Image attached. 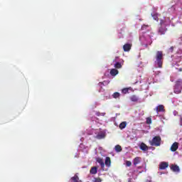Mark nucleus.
<instances>
[{
    "instance_id": "1",
    "label": "nucleus",
    "mask_w": 182,
    "mask_h": 182,
    "mask_svg": "<svg viewBox=\"0 0 182 182\" xmlns=\"http://www.w3.org/2000/svg\"><path fill=\"white\" fill-rule=\"evenodd\" d=\"M155 66H157V68H163V60L164 59L163 51H156L155 55Z\"/></svg>"
},
{
    "instance_id": "2",
    "label": "nucleus",
    "mask_w": 182,
    "mask_h": 182,
    "mask_svg": "<svg viewBox=\"0 0 182 182\" xmlns=\"http://www.w3.org/2000/svg\"><path fill=\"white\" fill-rule=\"evenodd\" d=\"M181 90H182V80L178 79L175 82L173 92L174 93H176V95H180V93H181Z\"/></svg>"
},
{
    "instance_id": "3",
    "label": "nucleus",
    "mask_w": 182,
    "mask_h": 182,
    "mask_svg": "<svg viewBox=\"0 0 182 182\" xmlns=\"http://www.w3.org/2000/svg\"><path fill=\"white\" fill-rule=\"evenodd\" d=\"M150 144L151 146H155L156 147H159V146L161 144V137H160V136H154L150 141Z\"/></svg>"
},
{
    "instance_id": "4",
    "label": "nucleus",
    "mask_w": 182,
    "mask_h": 182,
    "mask_svg": "<svg viewBox=\"0 0 182 182\" xmlns=\"http://www.w3.org/2000/svg\"><path fill=\"white\" fill-rule=\"evenodd\" d=\"M123 49L124 52H129V50L132 49V44L130 43H126L123 46Z\"/></svg>"
},
{
    "instance_id": "5",
    "label": "nucleus",
    "mask_w": 182,
    "mask_h": 182,
    "mask_svg": "<svg viewBox=\"0 0 182 182\" xmlns=\"http://www.w3.org/2000/svg\"><path fill=\"white\" fill-rule=\"evenodd\" d=\"M178 149V143L174 142L171 146V151H177V149Z\"/></svg>"
},
{
    "instance_id": "6",
    "label": "nucleus",
    "mask_w": 182,
    "mask_h": 182,
    "mask_svg": "<svg viewBox=\"0 0 182 182\" xmlns=\"http://www.w3.org/2000/svg\"><path fill=\"white\" fill-rule=\"evenodd\" d=\"M97 163H99L100 166H101V168H105V161L102 158H97L96 159Z\"/></svg>"
},
{
    "instance_id": "7",
    "label": "nucleus",
    "mask_w": 182,
    "mask_h": 182,
    "mask_svg": "<svg viewBox=\"0 0 182 182\" xmlns=\"http://www.w3.org/2000/svg\"><path fill=\"white\" fill-rule=\"evenodd\" d=\"M167 167H168V164L167 162H161L159 164V168L161 170H166V168H167Z\"/></svg>"
},
{
    "instance_id": "8",
    "label": "nucleus",
    "mask_w": 182,
    "mask_h": 182,
    "mask_svg": "<svg viewBox=\"0 0 182 182\" xmlns=\"http://www.w3.org/2000/svg\"><path fill=\"white\" fill-rule=\"evenodd\" d=\"M171 170L173 171L174 173H178L180 171V167L177 165H171Z\"/></svg>"
},
{
    "instance_id": "9",
    "label": "nucleus",
    "mask_w": 182,
    "mask_h": 182,
    "mask_svg": "<svg viewBox=\"0 0 182 182\" xmlns=\"http://www.w3.org/2000/svg\"><path fill=\"white\" fill-rule=\"evenodd\" d=\"M139 148L143 151H147V150H149V146H147V145H146V144L144 143H141L140 144Z\"/></svg>"
},
{
    "instance_id": "10",
    "label": "nucleus",
    "mask_w": 182,
    "mask_h": 182,
    "mask_svg": "<svg viewBox=\"0 0 182 182\" xmlns=\"http://www.w3.org/2000/svg\"><path fill=\"white\" fill-rule=\"evenodd\" d=\"M111 165H112V160L110 159V157L107 156L105 158V166H107V167H110Z\"/></svg>"
},
{
    "instance_id": "11",
    "label": "nucleus",
    "mask_w": 182,
    "mask_h": 182,
    "mask_svg": "<svg viewBox=\"0 0 182 182\" xmlns=\"http://www.w3.org/2000/svg\"><path fill=\"white\" fill-rule=\"evenodd\" d=\"M109 73L111 76H116L117 75H119V70H117L116 68H112L111 69Z\"/></svg>"
},
{
    "instance_id": "12",
    "label": "nucleus",
    "mask_w": 182,
    "mask_h": 182,
    "mask_svg": "<svg viewBox=\"0 0 182 182\" xmlns=\"http://www.w3.org/2000/svg\"><path fill=\"white\" fill-rule=\"evenodd\" d=\"M167 31V28L166 27H160L159 29V33L161 35H164Z\"/></svg>"
},
{
    "instance_id": "13",
    "label": "nucleus",
    "mask_w": 182,
    "mask_h": 182,
    "mask_svg": "<svg viewBox=\"0 0 182 182\" xmlns=\"http://www.w3.org/2000/svg\"><path fill=\"white\" fill-rule=\"evenodd\" d=\"M160 112H164V105H160L156 107V112L159 113Z\"/></svg>"
},
{
    "instance_id": "14",
    "label": "nucleus",
    "mask_w": 182,
    "mask_h": 182,
    "mask_svg": "<svg viewBox=\"0 0 182 182\" xmlns=\"http://www.w3.org/2000/svg\"><path fill=\"white\" fill-rule=\"evenodd\" d=\"M141 160V158L136 156L134 159V166H137V164H139V163H140Z\"/></svg>"
},
{
    "instance_id": "15",
    "label": "nucleus",
    "mask_w": 182,
    "mask_h": 182,
    "mask_svg": "<svg viewBox=\"0 0 182 182\" xmlns=\"http://www.w3.org/2000/svg\"><path fill=\"white\" fill-rule=\"evenodd\" d=\"M90 173V174H97V168L96 166L92 167Z\"/></svg>"
},
{
    "instance_id": "16",
    "label": "nucleus",
    "mask_w": 182,
    "mask_h": 182,
    "mask_svg": "<svg viewBox=\"0 0 182 182\" xmlns=\"http://www.w3.org/2000/svg\"><path fill=\"white\" fill-rule=\"evenodd\" d=\"M105 133H100L97 135L96 139H98V140H101V139H105Z\"/></svg>"
},
{
    "instance_id": "17",
    "label": "nucleus",
    "mask_w": 182,
    "mask_h": 182,
    "mask_svg": "<svg viewBox=\"0 0 182 182\" xmlns=\"http://www.w3.org/2000/svg\"><path fill=\"white\" fill-rule=\"evenodd\" d=\"M114 150H115V151H116L117 153H120V151H122V150H123V149H122V146H120V145H116V146H114Z\"/></svg>"
},
{
    "instance_id": "18",
    "label": "nucleus",
    "mask_w": 182,
    "mask_h": 182,
    "mask_svg": "<svg viewBox=\"0 0 182 182\" xmlns=\"http://www.w3.org/2000/svg\"><path fill=\"white\" fill-rule=\"evenodd\" d=\"M126 126H127V122H122L121 124H119V129H121V130H123V129L126 128Z\"/></svg>"
},
{
    "instance_id": "19",
    "label": "nucleus",
    "mask_w": 182,
    "mask_h": 182,
    "mask_svg": "<svg viewBox=\"0 0 182 182\" xmlns=\"http://www.w3.org/2000/svg\"><path fill=\"white\" fill-rule=\"evenodd\" d=\"M71 182H79V176L77 175H75L71 178Z\"/></svg>"
},
{
    "instance_id": "20",
    "label": "nucleus",
    "mask_w": 182,
    "mask_h": 182,
    "mask_svg": "<svg viewBox=\"0 0 182 182\" xmlns=\"http://www.w3.org/2000/svg\"><path fill=\"white\" fill-rule=\"evenodd\" d=\"M130 100L132 102H137L139 100V97H137V96L136 95H132L131 97H130Z\"/></svg>"
},
{
    "instance_id": "21",
    "label": "nucleus",
    "mask_w": 182,
    "mask_h": 182,
    "mask_svg": "<svg viewBox=\"0 0 182 182\" xmlns=\"http://www.w3.org/2000/svg\"><path fill=\"white\" fill-rule=\"evenodd\" d=\"M114 68L116 69H122V63L117 62L114 64Z\"/></svg>"
},
{
    "instance_id": "22",
    "label": "nucleus",
    "mask_w": 182,
    "mask_h": 182,
    "mask_svg": "<svg viewBox=\"0 0 182 182\" xmlns=\"http://www.w3.org/2000/svg\"><path fill=\"white\" fill-rule=\"evenodd\" d=\"M112 97H113L114 99H117V98L120 97V93H119V92H114V93L112 95Z\"/></svg>"
},
{
    "instance_id": "23",
    "label": "nucleus",
    "mask_w": 182,
    "mask_h": 182,
    "mask_svg": "<svg viewBox=\"0 0 182 182\" xmlns=\"http://www.w3.org/2000/svg\"><path fill=\"white\" fill-rule=\"evenodd\" d=\"M122 92L126 95V93H129V89L128 88H124L122 90Z\"/></svg>"
},
{
    "instance_id": "24",
    "label": "nucleus",
    "mask_w": 182,
    "mask_h": 182,
    "mask_svg": "<svg viewBox=\"0 0 182 182\" xmlns=\"http://www.w3.org/2000/svg\"><path fill=\"white\" fill-rule=\"evenodd\" d=\"M93 182H102V178H94Z\"/></svg>"
},
{
    "instance_id": "25",
    "label": "nucleus",
    "mask_w": 182,
    "mask_h": 182,
    "mask_svg": "<svg viewBox=\"0 0 182 182\" xmlns=\"http://www.w3.org/2000/svg\"><path fill=\"white\" fill-rule=\"evenodd\" d=\"M146 123L147 124H151V118L150 117L146 118Z\"/></svg>"
},
{
    "instance_id": "26",
    "label": "nucleus",
    "mask_w": 182,
    "mask_h": 182,
    "mask_svg": "<svg viewBox=\"0 0 182 182\" xmlns=\"http://www.w3.org/2000/svg\"><path fill=\"white\" fill-rule=\"evenodd\" d=\"M147 28H149V25H143L142 26H141V30L142 31H144L145 29H147Z\"/></svg>"
},
{
    "instance_id": "27",
    "label": "nucleus",
    "mask_w": 182,
    "mask_h": 182,
    "mask_svg": "<svg viewBox=\"0 0 182 182\" xmlns=\"http://www.w3.org/2000/svg\"><path fill=\"white\" fill-rule=\"evenodd\" d=\"M126 166H127V167H130V166H132V161H127Z\"/></svg>"
},
{
    "instance_id": "28",
    "label": "nucleus",
    "mask_w": 182,
    "mask_h": 182,
    "mask_svg": "<svg viewBox=\"0 0 182 182\" xmlns=\"http://www.w3.org/2000/svg\"><path fill=\"white\" fill-rule=\"evenodd\" d=\"M174 50V47L173 46H171L170 48H169V52H171V53H173V51Z\"/></svg>"
},
{
    "instance_id": "29",
    "label": "nucleus",
    "mask_w": 182,
    "mask_h": 182,
    "mask_svg": "<svg viewBox=\"0 0 182 182\" xmlns=\"http://www.w3.org/2000/svg\"><path fill=\"white\" fill-rule=\"evenodd\" d=\"M105 82L106 81L99 82V86H102V85L105 86Z\"/></svg>"
},
{
    "instance_id": "30",
    "label": "nucleus",
    "mask_w": 182,
    "mask_h": 182,
    "mask_svg": "<svg viewBox=\"0 0 182 182\" xmlns=\"http://www.w3.org/2000/svg\"><path fill=\"white\" fill-rule=\"evenodd\" d=\"M180 125L182 126V117H181V119H180Z\"/></svg>"
},
{
    "instance_id": "31",
    "label": "nucleus",
    "mask_w": 182,
    "mask_h": 182,
    "mask_svg": "<svg viewBox=\"0 0 182 182\" xmlns=\"http://www.w3.org/2000/svg\"><path fill=\"white\" fill-rule=\"evenodd\" d=\"M178 72H182V68H179Z\"/></svg>"
},
{
    "instance_id": "32",
    "label": "nucleus",
    "mask_w": 182,
    "mask_h": 182,
    "mask_svg": "<svg viewBox=\"0 0 182 182\" xmlns=\"http://www.w3.org/2000/svg\"><path fill=\"white\" fill-rule=\"evenodd\" d=\"M97 116H100V112H97Z\"/></svg>"
}]
</instances>
